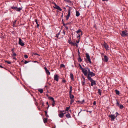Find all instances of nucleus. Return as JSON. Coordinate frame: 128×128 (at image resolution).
Returning <instances> with one entry per match:
<instances>
[{
	"label": "nucleus",
	"mask_w": 128,
	"mask_h": 128,
	"mask_svg": "<svg viewBox=\"0 0 128 128\" xmlns=\"http://www.w3.org/2000/svg\"><path fill=\"white\" fill-rule=\"evenodd\" d=\"M87 69L88 70V74L87 76V78L88 79L89 78H91V77H92L93 76H95V74L93 73L92 72H90V69L88 68H87Z\"/></svg>",
	"instance_id": "obj_1"
},
{
	"label": "nucleus",
	"mask_w": 128,
	"mask_h": 128,
	"mask_svg": "<svg viewBox=\"0 0 128 128\" xmlns=\"http://www.w3.org/2000/svg\"><path fill=\"white\" fill-rule=\"evenodd\" d=\"M88 80L91 82V85L92 86H93L94 85H96V81L94 80L92 78H89Z\"/></svg>",
	"instance_id": "obj_2"
},
{
	"label": "nucleus",
	"mask_w": 128,
	"mask_h": 128,
	"mask_svg": "<svg viewBox=\"0 0 128 128\" xmlns=\"http://www.w3.org/2000/svg\"><path fill=\"white\" fill-rule=\"evenodd\" d=\"M87 68H84L83 70H82V71L84 74L86 76H87L88 72Z\"/></svg>",
	"instance_id": "obj_3"
},
{
	"label": "nucleus",
	"mask_w": 128,
	"mask_h": 128,
	"mask_svg": "<svg viewBox=\"0 0 128 128\" xmlns=\"http://www.w3.org/2000/svg\"><path fill=\"white\" fill-rule=\"evenodd\" d=\"M120 34L123 37H125L126 36H128V33L126 30L122 31Z\"/></svg>",
	"instance_id": "obj_4"
},
{
	"label": "nucleus",
	"mask_w": 128,
	"mask_h": 128,
	"mask_svg": "<svg viewBox=\"0 0 128 128\" xmlns=\"http://www.w3.org/2000/svg\"><path fill=\"white\" fill-rule=\"evenodd\" d=\"M71 8H70L69 10H68V14L66 16V20H68L69 18L70 17V11L71 10Z\"/></svg>",
	"instance_id": "obj_5"
},
{
	"label": "nucleus",
	"mask_w": 128,
	"mask_h": 128,
	"mask_svg": "<svg viewBox=\"0 0 128 128\" xmlns=\"http://www.w3.org/2000/svg\"><path fill=\"white\" fill-rule=\"evenodd\" d=\"M18 44L22 46H24V43H23V42H22V40L20 38L19 39Z\"/></svg>",
	"instance_id": "obj_6"
},
{
	"label": "nucleus",
	"mask_w": 128,
	"mask_h": 128,
	"mask_svg": "<svg viewBox=\"0 0 128 128\" xmlns=\"http://www.w3.org/2000/svg\"><path fill=\"white\" fill-rule=\"evenodd\" d=\"M58 74H55L54 76V80H56L57 82L58 81Z\"/></svg>",
	"instance_id": "obj_7"
},
{
	"label": "nucleus",
	"mask_w": 128,
	"mask_h": 128,
	"mask_svg": "<svg viewBox=\"0 0 128 128\" xmlns=\"http://www.w3.org/2000/svg\"><path fill=\"white\" fill-rule=\"evenodd\" d=\"M109 117L111 118V121H114L116 117L114 115L111 114L109 116Z\"/></svg>",
	"instance_id": "obj_8"
},
{
	"label": "nucleus",
	"mask_w": 128,
	"mask_h": 128,
	"mask_svg": "<svg viewBox=\"0 0 128 128\" xmlns=\"http://www.w3.org/2000/svg\"><path fill=\"white\" fill-rule=\"evenodd\" d=\"M54 4V8L60 11H61L62 10V9L59 6H57L56 4Z\"/></svg>",
	"instance_id": "obj_9"
},
{
	"label": "nucleus",
	"mask_w": 128,
	"mask_h": 128,
	"mask_svg": "<svg viewBox=\"0 0 128 128\" xmlns=\"http://www.w3.org/2000/svg\"><path fill=\"white\" fill-rule=\"evenodd\" d=\"M102 46L104 47V48L106 50H108V46L106 43L104 42V44H103Z\"/></svg>",
	"instance_id": "obj_10"
},
{
	"label": "nucleus",
	"mask_w": 128,
	"mask_h": 128,
	"mask_svg": "<svg viewBox=\"0 0 128 128\" xmlns=\"http://www.w3.org/2000/svg\"><path fill=\"white\" fill-rule=\"evenodd\" d=\"M102 60L106 62H107L108 60V57L106 56H104V58H102Z\"/></svg>",
	"instance_id": "obj_11"
},
{
	"label": "nucleus",
	"mask_w": 128,
	"mask_h": 128,
	"mask_svg": "<svg viewBox=\"0 0 128 128\" xmlns=\"http://www.w3.org/2000/svg\"><path fill=\"white\" fill-rule=\"evenodd\" d=\"M50 100H52V106H54L55 104V101L53 98H50Z\"/></svg>",
	"instance_id": "obj_12"
},
{
	"label": "nucleus",
	"mask_w": 128,
	"mask_h": 128,
	"mask_svg": "<svg viewBox=\"0 0 128 128\" xmlns=\"http://www.w3.org/2000/svg\"><path fill=\"white\" fill-rule=\"evenodd\" d=\"M76 32L78 34H79L78 36L79 37L80 36V34H79L80 33L81 34V35L82 34V32L81 30L80 29H79Z\"/></svg>",
	"instance_id": "obj_13"
},
{
	"label": "nucleus",
	"mask_w": 128,
	"mask_h": 128,
	"mask_svg": "<svg viewBox=\"0 0 128 128\" xmlns=\"http://www.w3.org/2000/svg\"><path fill=\"white\" fill-rule=\"evenodd\" d=\"M72 86H70V87L69 95L72 94Z\"/></svg>",
	"instance_id": "obj_14"
},
{
	"label": "nucleus",
	"mask_w": 128,
	"mask_h": 128,
	"mask_svg": "<svg viewBox=\"0 0 128 128\" xmlns=\"http://www.w3.org/2000/svg\"><path fill=\"white\" fill-rule=\"evenodd\" d=\"M80 15V13L78 11L76 10V16H79Z\"/></svg>",
	"instance_id": "obj_15"
},
{
	"label": "nucleus",
	"mask_w": 128,
	"mask_h": 128,
	"mask_svg": "<svg viewBox=\"0 0 128 128\" xmlns=\"http://www.w3.org/2000/svg\"><path fill=\"white\" fill-rule=\"evenodd\" d=\"M79 58L78 59V61L79 62H81L82 61V59H81L80 55L79 54H78V55Z\"/></svg>",
	"instance_id": "obj_16"
},
{
	"label": "nucleus",
	"mask_w": 128,
	"mask_h": 128,
	"mask_svg": "<svg viewBox=\"0 0 128 128\" xmlns=\"http://www.w3.org/2000/svg\"><path fill=\"white\" fill-rule=\"evenodd\" d=\"M70 78L72 80H74V76L72 73H70Z\"/></svg>",
	"instance_id": "obj_17"
},
{
	"label": "nucleus",
	"mask_w": 128,
	"mask_h": 128,
	"mask_svg": "<svg viewBox=\"0 0 128 128\" xmlns=\"http://www.w3.org/2000/svg\"><path fill=\"white\" fill-rule=\"evenodd\" d=\"M102 91V90L100 89L98 90V92L100 96L101 94Z\"/></svg>",
	"instance_id": "obj_18"
},
{
	"label": "nucleus",
	"mask_w": 128,
	"mask_h": 128,
	"mask_svg": "<svg viewBox=\"0 0 128 128\" xmlns=\"http://www.w3.org/2000/svg\"><path fill=\"white\" fill-rule=\"evenodd\" d=\"M64 116V113H61L58 115L59 116L60 118H62Z\"/></svg>",
	"instance_id": "obj_19"
},
{
	"label": "nucleus",
	"mask_w": 128,
	"mask_h": 128,
	"mask_svg": "<svg viewBox=\"0 0 128 128\" xmlns=\"http://www.w3.org/2000/svg\"><path fill=\"white\" fill-rule=\"evenodd\" d=\"M22 9V8H17V7L16 10L17 11L19 12Z\"/></svg>",
	"instance_id": "obj_20"
},
{
	"label": "nucleus",
	"mask_w": 128,
	"mask_h": 128,
	"mask_svg": "<svg viewBox=\"0 0 128 128\" xmlns=\"http://www.w3.org/2000/svg\"><path fill=\"white\" fill-rule=\"evenodd\" d=\"M66 117L68 118H71L70 114L69 113H68L66 115Z\"/></svg>",
	"instance_id": "obj_21"
},
{
	"label": "nucleus",
	"mask_w": 128,
	"mask_h": 128,
	"mask_svg": "<svg viewBox=\"0 0 128 128\" xmlns=\"http://www.w3.org/2000/svg\"><path fill=\"white\" fill-rule=\"evenodd\" d=\"M38 90L41 94L43 92V90L42 89H39Z\"/></svg>",
	"instance_id": "obj_22"
},
{
	"label": "nucleus",
	"mask_w": 128,
	"mask_h": 128,
	"mask_svg": "<svg viewBox=\"0 0 128 128\" xmlns=\"http://www.w3.org/2000/svg\"><path fill=\"white\" fill-rule=\"evenodd\" d=\"M115 92L116 94L118 95H119L120 94V92L118 90H115Z\"/></svg>",
	"instance_id": "obj_23"
},
{
	"label": "nucleus",
	"mask_w": 128,
	"mask_h": 128,
	"mask_svg": "<svg viewBox=\"0 0 128 128\" xmlns=\"http://www.w3.org/2000/svg\"><path fill=\"white\" fill-rule=\"evenodd\" d=\"M70 97L71 99H73L74 98V96L72 94L70 95Z\"/></svg>",
	"instance_id": "obj_24"
},
{
	"label": "nucleus",
	"mask_w": 128,
	"mask_h": 128,
	"mask_svg": "<svg viewBox=\"0 0 128 128\" xmlns=\"http://www.w3.org/2000/svg\"><path fill=\"white\" fill-rule=\"evenodd\" d=\"M46 72L47 74L48 75H49L50 74V72L48 70H46Z\"/></svg>",
	"instance_id": "obj_25"
},
{
	"label": "nucleus",
	"mask_w": 128,
	"mask_h": 128,
	"mask_svg": "<svg viewBox=\"0 0 128 128\" xmlns=\"http://www.w3.org/2000/svg\"><path fill=\"white\" fill-rule=\"evenodd\" d=\"M16 54L14 52L12 53V57H14L16 56Z\"/></svg>",
	"instance_id": "obj_26"
},
{
	"label": "nucleus",
	"mask_w": 128,
	"mask_h": 128,
	"mask_svg": "<svg viewBox=\"0 0 128 128\" xmlns=\"http://www.w3.org/2000/svg\"><path fill=\"white\" fill-rule=\"evenodd\" d=\"M43 121L45 123H46L47 122V118H44L43 119Z\"/></svg>",
	"instance_id": "obj_27"
},
{
	"label": "nucleus",
	"mask_w": 128,
	"mask_h": 128,
	"mask_svg": "<svg viewBox=\"0 0 128 128\" xmlns=\"http://www.w3.org/2000/svg\"><path fill=\"white\" fill-rule=\"evenodd\" d=\"M118 106H119L120 108L122 109L124 108V106L122 104Z\"/></svg>",
	"instance_id": "obj_28"
},
{
	"label": "nucleus",
	"mask_w": 128,
	"mask_h": 128,
	"mask_svg": "<svg viewBox=\"0 0 128 128\" xmlns=\"http://www.w3.org/2000/svg\"><path fill=\"white\" fill-rule=\"evenodd\" d=\"M116 104L117 106H118L120 104H119L120 102L118 101L117 100H116Z\"/></svg>",
	"instance_id": "obj_29"
},
{
	"label": "nucleus",
	"mask_w": 128,
	"mask_h": 128,
	"mask_svg": "<svg viewBox=\"0 0 128 128\" xmlns=\"http://www.w3.org/2000/svg\"><path fill=\"white\" fill-rule=\"evenodd\" d=\"M16 22V20H15L14 22H13V26L14 27L16 26L15 24Z\"/></svg>",
	"instance_id": "obj_30"
},
{
	"label": "nucleus",
	"mask_w": 128,
	"mask_h": 128,
	"mask_svg": "<svg viewBox=\"0 0 128 128\" xmlns=\"http://www.w3.org/2000/svg\"><path fill=\"white\" fill-rule=\"evenodd\" d=\"M70 44H71L72 46H74L75 45V43L72 42H71Z\"/></svg>",
	"instance_id": "obj_31"
},
{
	"label": "nucleus",
	"mask_w": 128,
	"mask_h": 128,
	"mask_svg": "<svg viewBox=\"0 0 128 128\" xmlns=\"http://www.w3.org/2000/svg\"><path fill=\"white\" fill-rule=\"evenodd\" d=\"M44 112H45V115L46 116V117H49V116L47 114V112L46 111H44Z\"/></svg>",
	"instance_id": "obj_32"
},
{
	"label": "nucleus",
	"mask_w": 128,
	"mask_h": 128,
	"mask_svg": "<svg viewBox=\"0 0 128 128\" xmlns=\"http://www.w3.org/2000/svg\"><path fill=\"white\" fill-rule=\"evenodd\" d=\"M64 0L68 3H71V1H70V0Z\"/></svg>",
	"instance_id": "obj_33"
},
{
	"label": "nucleus",
	"mask_w": 128,
	"mask_h": 128,
	"mask_svg": "<svg viewBox=\"0 0 128 128\" xmlns=\"http://www.w3.org/2000/svg\"><path fill=\"white\" fill-rule=\"evenodd\" d=\"M71 99V100L70 101V104H72V103H73L74 101L73 99Z\"/></svg>",
	"instance_id": "obj_34"
},
{
	"label": "nucleus",
	"mask_w": 128,
	"mask_h": 128,
	"mask_svg": "<svg viewBox=\"0 0 128 128\" xmlns=\"http://www.w3.org/2000/svg\"><path fill=\"white\" fill-rule=\"evenodd\" d=\"M79 66L80 68V69L82 71V70H83V69L84 68H83L80 65V64H79Z\"/></svg>",
	"instance_id": "obj_35"
},
{
	"label": "nucleus",
	"mask_w": 128,
	"mask_h": 128,
	"mask_svg": "<svg viewBox=\"0 0 128 128\" xmlns=\"http://www.w3.org/2000/svg\"><path fill=\"white\" fill-rule=\"evenodd\" d=\"M86 57L87 58H90V56L88 54H86Z\"/></svg>",
	"instance_id": "obj_36"
},
{
	"label": "nucleus",
	"mask_w": 128,
	"mask_h": 128,
	"mask_svg": "<svg viewBox=\"0 0 128 128\" xmlns=\"http://www.w3.org/2000/svg\"><path fill=\"white\" fill-rule=\"evenodd\" d=\"M87 59H88V61L90 63V64L91 63V62L90 60V58H87Z\"/></svg>",
	"instance_id": "obj_37"
},
{
	"label": "nucleus",
	"mask_w": 128,
	"mask_h": 128,
	"mask_svg": "<svg viewBox=\"0 0 128 128\" xmlns=\"http://www.w3.org/2000/svg\"><path fill=\"white\" fill-rule=\"evenodd\" d=\"M60 67L61 68H64L65 67L64 65L63 64H61L60 65Z\"/></svg>",
	"instance_id": "obj_38"
},
{
	"label": "nucleus",
	"mask_w": 128,
	"mask_h": 128,
	"mask_svg": "<svg viewBox=\"0 0 128 128\" xmlns=\"http://www.w3.org/2000/svg\"><path fill=\"white\" fill-rule=\"evenodd\" d=\"M70 107H67L66 108V111H68L70 109Z\"/></svg>",
	"instance_id": "obj_39"
},
{
	"label": "nucleus",
	"mask_w": 128,
	"mask_h": 128,
	"mask_svg": "<svg viewBox=\"0 0 128 128\" xmlns=\"http://www.w3.org/2000/svg\"><path fill=\"white\" fill-rule=\"evenodd\" d=\"M6 62H7L8 64H11V62H10L9 61H5Z\"/></svg>",
	"instance_id": "obj_40"
},
{
	"label": "nucleus",
	"mask_w": 128,
	"mask_h": 128,
	"mask_svg": "<svg viewBox=\"0 0 128 128\" xmlns=\"http://www.w3.org/2000/svg\"><path fill=\"white\" fill-rule=\"evenodd\" d=\"M17 8V7H14V6H12V7L11 8L12 9H14L15 10H16Z\"/></svg>",
	"instance_id": "obj_41"
},
{
	"label": "nucleus",
	"mask_w": 128,
	"mask_h": 128,
	"mask_svg": "<svg viewBox=\"0 0 128 128\" xmlns=\"http://www.w3.org/2000/svg\"><path fill=\"white\" fill-rule=\"evenodd\" d=\"M46 96H47V97L49 99H50V98H52V97L49 96L48 94H46Z\"/></svg>",
	"instance_id": "obj_42"
},
{
	"label": "nucleus",
	"mask_w": 128,
	"mask_h": 128,
	"mask_svg": "<svg viewBox=\"0 0 128 128\" xmlns=\"http://www.w3.org/2000/svg\"><path fill=\"white\" fill-rule=\"evenodd\" d=\"M24 57L26 58H28V56L26 55H25L24 56Z\"/></svg>",
	"instance_id": "obj_43"
},
{
	"label": "nucleus",
	"mask_w": 128,
	"mask_h": 128,
	"mask_svg": "<svg viewBox=\"0 0 128 128\" xmlns=\"http://www.w3.org/2000/svg\"><path fill=\"white\" fill-rule=\"evenodd\" d=\"M82 85H84L85 84V82H82Z\"/></svg>",
	"instance_id": "obj_44"
},
{
	"label": "nucleus",
	"mask_w": 128,
	"mask_h": 128,
	"mask_svg": "<svg viewBox=\"0 0 128 128\" xmlns=\"http://www.w3.org/2000/svg\"><path fill=\"white\" fill-rule=\"evenodd\" d=\"M14 48H12V50H11L12 51V53L14 52Z\"/></svg>",
	"instance_id": "obj_45"
},
{
	"label": "nucleus",
	"mask_w": 128,
	"mask_h": 128,
	"mask_svg": "<svg viewBox=\"0 0 128 128\" xmlns=\"http://www.w3.org/2000/svg\"><path fill=\"white\" fill-rule=\"evenodd\" d=\"M65 112V111L64 110H62L60 111V112L61 113H64V112Z\"/></svg>",
	"instance_id": "obj_46"
},
{
	"label": "nucleus",
	"mask_w": 128,
	"mask_h": 128,
	"mask_svg": "<svg viewBox=\"0 0 128 128\" xmlns=\"http://www.w3.org/2000/svg\"><path fill=\"white\" fill-rule=\"evenodd\" d=\"M35 22H36V24H38V20L37 19H35Z\"/></svg>",
	"instance_id": "obj_47"
},
{
	"label": "nucleus",
	"mask_w": 128,
	"mask_h": 128,
	"mask_svg": "<svg viewBox=\"0 0 128 128\" xmlns=\"http://www.w3.org/2000/svg\"><path fill=\"white\" fill-rule=\"evenodd\" d=\"M116 116H115L116 117V118L118 116V115H119V114H118V113L117 112H116Z\"/></svg>",
	"instance_id": "obj_48"
},
{
	"label": "nucleus",
	"mask_w": 128,
	"mask_h": 128,
	"mask_svg": "<svg viewBox=\"0 0 128 128\" xmlns=\"http://www.w3.org/2000/svg\"><path fill=\"white\" fill-rule=\"evenodd\" d=\"M28 62L27 61L25 60L24 62V64H26L28 63Z\"/></svg>",
	"instance_id": "obj_49"
},
{
	"label": "nucleus",
	"mask_w": 128,
	"mask_h": 128,
	"mask_svg": "<svg viewBox=\"0 0 128 128\" xmlns=\"http://www.w3.org/2000/svg\"><path fill=\"white\" fill-rule=\"evenodd\" d=\"M96 104V102L95 101H94L93 103V104L94 105H95Z\"/></svg>",
	"instance_id": "obj_50"
},
{
	"label": "nucleus",
	"mask_w": 128,
	"mask_h": 128,
	"mask_svg": "<svg viewBox=\"0 0 128 128\" xmlns=\"http://www.w3.org/2000/svg\"><path fill=\"white\" fill-rule=\"evenodd\" d=\"M62 82H63L65 83L66 82V80H62Z\"/></svg>",
	"instance_id": "obj_51"
},
{
	"label": "nucleus",
	"mask_w": 128,
	"mask_h": 128,
	"mask_svg": "<svg viewBox=\"0 0 128 128\" xmlns=\"http://www.w3.org/2000/svg\"><path fill=\"white\" fill-rule=\"evenodd\" d=\"M84 100H83L82 101V102H80V103L81 104H82L84 102Z\"/></svg>",
	"instance_id": "obj_52"
},
{
	"label": "nucleus",
	"mask_w": 128,
	"mask_h": 128,
	"mask_svg": "<svg viewBox=\"0 0 128 128\" xmlns=\"http://www.w3.org/2000/svg\"><path fill=\"white\" fill-rule=\"evenodd\" d=\"M71 42L72 41H71L70 40H68V43H69L70 44L71 43Z\"/></svg>",
	"instance_id": "obj_53"
},
{
	"label": "nucleus",
	"mask_w": 128,
	"mask_h": 128,
	"mask_svg": "<svg viewBox=\"0 0 128 128\" xmlns=\"http://www.w3.org/2000/svg\"><path fill=\"white\" fill-rule=\"evenodd\" d=\"M82 78L84 79V81L85 80V78L84 76H82Z\"/></svg>",
	"instance_id": "obj_54"
},
{
	"label": "nucleus",
	"mask_w": 128,
	"mask_h": 128,
	"mask_svg": "<svg viewBox=\"0 0 128 128\" xmlns=\"http://www.w3.org/2000/svg\"><path fill=\"white\" fill-rule=\"evenodd\" d=\"M13 57V59H14L16 60V57Z\"/></svg>",
	"instance_id": "obj_55"
},
{
	"label": "nucleus",
	"mask_w": 128,
	"mask_h": 128,
	"mask_svg": "<svg viewBox=\"0 0 128 128\" xmlns=\"http://www.w3.org/2000/svg\"><path fill=\"white\" fill-rule=\"evenodd\" d=\"M42 106H44V103L43 102H42Z\"/></svg>",
	"instance_id": "obj_56"
},
{
	"label": "nucleus",
	"mask_w": 128,
	"mask_h": 128,
	"mask_svg": "<svg viewBox=\"0 0 128 128\" xmlns=\"http://www.w3.org/2000/svg\"><path fill=\"white\" fill-rule=\"evenodd\" d=\"M103 1H106L108 2V0H102Z\"/></svg>",
	"instance_id": "obj_57"
},
{
	"label": "nucleus",
	"mask_w": 128,
	"mask_h": 128,
	"mask_svg": "<svg viewBox=\"0 0 128 128\" xmlns=\"http://www.w3.org/2000/svg\"><path fill=\"white\" fill-rule=\"evenodd\" d=\"M44 69L45 70H47V68H46V67H45L44 68Z\"/></svg>",
	"instance_id": "obj_58"
},
{
	"label": "nucleus",
	"mask_w": 128,
	"mask_h": 128,
	"mask_svg": "<svg viewBox=\"0 0 128 128\" xmlns=\"http://www.w3.org/2000/svg\"><path fill=\"white\" fill-rule=\"evenodd\" d=\"M37 24V28H38V27H39V24Z\"/></svg>",
	"instance_id": "obj_59"
},
{
	"label": "nucleus",
	"mask_w": 128,
	"mask_h": 128,
	"mask_svg": "<svg viewBox=\"0 0 128 128\" xmlns=\"http://www.w3.org/2000/svg\"><path fill=\"white\" fill-rule=\"evenodd\" d=\"M0 68H4V67H3L1 65H0Z\"/></svg>",
	"instance_id": "obj_60"
},
{
	"label": "nucleus",
	"mask_w": 128,
	"mask_h": 128,
	"mask_svg": "<svg viewBox=\"0 0 128 128\" xmlns=\"http://www.w3.org/2000/svg\"><path fill=\"white\" fill-rule=\"evenodd\" d=\"M75 45L77 47L78 46V44H75Z\"/></svg>",
	"instance_id": "obj_61"
},
{
	"label": "nucleus",
	"mask_w": 128,
	"mask_h": 128,
	"mask_svg": "<svg viewBox=\"0 0 128 128\" xmlns=\"http://www.w3.org/2000/svg\"><path fill=\"white\" fill-rule=\"evenodd\" d=\"M82 111V110L81 109V111L78 113V116L79 115V114H80V113Z\"/></svg>",
	"instance_id": "obj_62"
},
{
	"label": "nucleus",
	"mask_w": 128,
	"mask_h": 128,
	"mask_svg": "<svg viewBox=\"0 0 128 128\" xmlns=\"http://www.w3.org/2000/svg\"><path fill=\"white\" fill-rule=\"evenodd\" d=\"M79 40H76V42L77 43H78L79 42Z\"/></svg>",
	"instance_id": "obj_63"
},
{
	"label": "nucleus",
	"mask_w": 128,
	"mask_h": 128,
	"mask_svg": "<svg viewBox=\"0 0 128 128\" xmlns=\"http://www.w3.org/2000/svg\"><path fill=\"white\" fill-rule=\"evenodd\" d=\"M65 27L66 28L67 30L68 29V28L67 27L65 26Z\"/></svg>",
	"instance_id": "obj_64"
}]
</instances>
